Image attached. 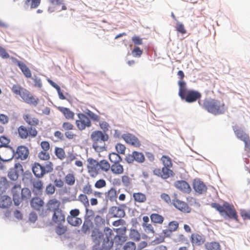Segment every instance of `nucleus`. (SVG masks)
I'll list each match as a JSON object with an SVG mask.
<instances>
[{
    "label": "nucleus",
    "mask_w": 250,
    "mask_h": 250,
    "mask_svg": "<svg viewBox=\"0 0 250 250\" xmlns=\"http://www.w3.org/2000/svg\"><path fill=\"white\" fill-rule=\"evenodd\" d=\"M68 223L73 226H80L82 223V220L80 218L68 216L67 217Z\"/></svg>",
    "instance_id": "nucleus-40"
},
{
    "label": "nucleus",
    "mask_w": 250,
    "mask_h": 250,
    "mask_svg": "<svg viewBox=\"0 0 250 250\" xmlns=\"http://www.w3.org/2000/svg\"><path fill=\"white\" fill-rule=\"evenodd\" d=\"M61 130L64 132L65 137L68 140H75L78 136L75 132L77 129L74 125L69 122H64L62 124Z\"/></svg>",
    "instance_id": "nucleus-11"
},
{
    "label": "nucleus",
    "mask_w": 250,
    "mask_h": 250,
    "mask_svg": "<svg viewBox=\"0 0 250 250\" xmlns=\"http://www.w3.org/2000/svg\"><path fill=\"white\" fill-rule=\"evenodd\" d=\"M87 163V171L92 178L96 177L100 172H107L110 168V165L106 160L98 161L93 158H88Z\"/></svg>",
    "instance_id": "nucleus-3"
},
{
    "label": "nucleus",
    "mask_w": 250,
    "mask_h": 250,
    "mask_svg": "<svg viewBox=\"0 0 250 250\" xmlns=\"http://www.w3.org/2000/svg\"><path fill=\"white\" fill-rule=\"evenodd\" d=\"M48 82L50 83V84L54 88H55L59 95V98L62 100H64L65 99V96L63 95L62 93L61 92V88L57 84L55 83H54L53 81H52L51 80L48 79L47 80Z\"/></svg>",
    "instance_id": "nucleus-44"
},
{
    "label": "nucleus",
    "mask_w": 250,
    "mask_h": 250,
    "mask_svg": "<svg viewBox=\"0 0 250 250\" xmlns=\"http://www.w3.org/2000/svg\"><path fill=\"white\" fill-rule=\"evenodd\" d=\"M232 129L236 137L241 141L248 138L249 134L246 133L243 129L239 125H235L232 126Z\"/></svg>",
    "instance_id": "nucleus-23"
},
{
    "label": "nucleus",
    "mask_w": 250,
    "mask_h": 250,
    "mask_svg": "<svg viewBox=\"0 0 250 250\" xmlns=\"http://www.w3.org/2000/svg\"><path fill=\"white\" fill-rule=\"evenodd\" d=\"M122 182L123 185L125 187H128L130 185L131 179L127 175H123L122 176Z\"/></svg>",
    "instance_id": "nucleus-62"
},
{
    "label": "nucleus",
    "mask_w": 250,
    "mask_h": 250,
    "mask_svg": "<svg viewBox=\"0 0 250 250\" xmlns=\"http://www.w3.org/2000/svg\"><path fill=\"white\" fill-rule=\"evenodd\" d=\"M172 204L177 209L183 212L189 213L191 211V208L188 205L186 202L179 199H173L172 200Z\"/></svg>",
    "instance_id": "nucleus-18"
},
{
    "label": "nucleus",
    "mask_w": 250,
    "mask_h": 250,
    "mask_svg": "<svg viewBox=\"0 0 250 250\" xmlns=\"http://www.w3.org/2000/svg\"><path fill=\"white\" fill-rule=\"evenodd\" d=\"M122 138L126 143L134 147H139L141 145L138 138L132 134H124L122 135Z\"/></svg>",
    "instance_id": "nucleus-16"
},
{
    "label": "nucleus",
    "mask_w": 250,
    "mask_h": 250,
    "mask_svg": "<svg viewBox=\"0 0 250 250\" xmlns=\"http://www.w3.org/2000/svg\"><path fill=\"white\" fill-rule=\"evenodd\" d=\"M170 168L166 167H163L162 169L156 168L153 170V173L163 179H167L173 175V172Z\"/></svg>",
    "instance_id": "nucleus-15"
},
{
    "label": "nucleus",
    "mask_w": 250,
    "mask_h": 250,
    "mask_svg": "<svg viewBox=\"0 0 250 250\" xmlns=\"http://www.w3.org/2000/svg\"><path fill=\"white\" fill-rule=\"evenodd\" d=\"M161 161L163 164V167H171L172 163L171 159L167 156H163L161 158Z\"/></svg>",
    "instance_id": "nucleus-51"
},
{
    "label": "nucleus",
    "mask_w": 250,
    "mask_h": 250,
    "mask_svg": "<svg viewBox=\"0 0 250 250\" xmlns=\"http://www.w3.org/2000/svg\"><path fill=\"white\" fill-rule=\"evenodd\" d=\"M67 228L66 226L58 225L55 228V231L59 235H62L66 233Z\"/></svg>",
    "instance_id": "nucleus-47"
},
{
    "label": "nucleus",
    "mask_w": 250,
    "mask_h": 250,
    "mask_svg": "<svg viewBox=\"0 0 250 250\" xmlns=\"http://www.w3.org/2000/svg\"><path fill=\"white\" fill-rule=\"evenodd\" d=\"M47 210L52 212L51 221L57 225H62L65 221V211L61 202L55 198L50 199L47 202Z\"/></svg>",
    "instance_id": "nucleus-2"
},
{
    "label": "nucleus",
    "mask_w": 250,
    "mask_h": 250,
    "mask_svg": "<svg viewBox=\"0 0 250 250\" xmlns=\"http://www.w3.org/2000/svg\"><path fill=\"white\" fill-rule=\"evenodd\" d=\"M179 228V223L177 221H172L168 224V229H164L162 231L165 237H170L172 233L176 231Z\"/></svg>",
    "instance_id": "nucleus-20"
},
{
    "label": "nucleus",
    "mask_w": 250,
    "mask_h": 250,
    "mask_svg": "<svg viewBox=\"0 0 250 250\" xmlns=\"http://www.w3.org/2000/svg\"><path fill=\"white\" fill-rule=\"evenodd\" d=\"M210 206L216 209L220 215L224 218H229L238 221V216L233 205L228 202H225L222 206H221L218 203H212Z\"/></svg>",
    "instance_id": "nucleus-6"
},
{
    "label": "nucleus",
    "mask_w": 250,
    "mask_h": 250,
    "mask_svg": "<svg viewBox=\"0 0 250 250\" xmlns=\"http://www.w3.org/2000/svg\"><path fill=\"white\" fill-rule=\"evenodd\" d=\"M205 237L202 234L197 233H192L191 235V242L193 245L200 246L205 242Z\"/></svg>",
    "instance_id": "nucleus-25"
},
{
    "label": "nucleus",
    "mask_w": 250,
    "mask_h": 250,
    "mask_svg": "<svg viewBox=\"0 0 250 250\" xmlns=\"http://www.w3.org/2000/svg\"><path fill=\"white\" fill-rule=\"evenodd\" d=\"M175 28L176 31L182 34H184L187 33V30L185 28L184 25L178 21L176 23Z\"/></svg>",
    "instance_id": "nucleus-54"
},
{
    "label": "nucleus",
    "mask_w": 250,
    "mask_h": 250,
    "mask_svg": "<svg viewBox=\"0 0 250 250\" xmlns=\"http://www.w3.org/2000/svg\"><path fill=\"white\" fill-rule=\"evenodd\" d=\"M41 0H24V7L27 9L30 6L31 9L37 8L41 3Z\"/></svg>",
    "instance_id": "nucleus-32"
},
{
    "label": "nucleus",
    "mask_w": 250,
    "mask_h": 250,
    "mask_svg": "<svg viewBox=\"0 0 250 250\" xmlns=\"http://www.w3.org/2000/svg\"><path fill=\"white\" fill-rule=\"evenodd\" d=\"M127 237L125 235H117L114 238V241L116 244L121 245L126 241Z\"/></svg>",
    "instance_id": "nucleus-48"
},
{
    "label": "nucleus",
    "mask_w": 250,
    "mask_h": 250,
    "mask_svg": "<svg viewBox=\"0 0 250 250\" xmlns=\"http://www.w3.org/2000/svg\"><path fill=\"white\" fill-rule=\"evenodd\" d=\"M8 187V182L5 177H2L0 179V196L5 193Z\"/></svg>",
    "instance_id": "nucleus-34"
},
{
    "label": "nucleus",
    "mask_w": 250,
    "mask_h": 250,
    "mask_svg": "<svg viewBox=\"0 0 250 250\" xmlns=\"http://www.w3.org/2000/svg\"><path fill=\"white\" fill-rule=\"evenodd\" d=\"M109 159L113 164L122 161V159L118 153L112 152L109 155Z\"/></svg>",
    "instance_id": "nucleus-43"
},
{
    "label": "nucleus",
    "mask_w": 250,
    "mask_h": 250,
    "mask_svg": "<svg viewBox=\"0 0 250 250\" xmlns=\"http://www.w3.org/2000/svg\"><path fill=\"white\" fill-rule=\"evenodd\" d=\"M23 119L30 126L26 127L22 125L20 126L17 128L18 137L22 140L30 139L36 137L38 135V131L35 128V126L39 125V120L30 114H24Z\"/></svg>",
    "instance_id": "nucleus-1"
},
{
    "label": "nucleus",
    "mask_w": 250,
    "mask_h": 250,
    "mask_svg": "<svg viewBox=\"0 0 250 250\" xmlns=\"http://www.w3.org/2000/svg\"><path fill=\"white\" fill-rule=\"evenodd\" d=\"M107 197L110 201L116 200L117 197V191L115 188H111L107 192Z\"/></svg>",
    "instance_id": "nucleus-46"
},
{
    "label": "nucleus",
    "mask_w": 250,
    "mask_h": 250,
    "mask_svg": "<svg viewBox=\"0 0 250 250\" xmlns=\"http://www.w3.org/2000/svg\"><path fill=\"white\" fill-rule=\"evenodd\" d=\"M115 148L118 154H125L126 147L125 145L118 143L115 146Z\"/></svg>",
    "instance_id": "nucleus-58"
},
{
    "label": "nucleus",
    "mask_w": 250,
    "mask_h": 250,
    "mask_svg": "<svg viewBox=\"0 0 250 250\" xmlns=\"http://www.w3.org/2000/svg\"><path fill=\"white\" fill-rule=\"evenodd\" d=\"M58 110L62 113L66 120L73 121L74 119L75 113L69 108L63 106H59L58 107Z\"/></svg>",
    "instance_id": "nucleus-26"
},
{
    "label": "nucleus",
    "mask_w": 250,
    "mask_h": 250,
    "mask_svg": "<svg viewBox=\"0 0 250 250\" xmlns=\"http://www.w3.org/2000/svg\"><path fill=\"white\" fill-rule=\"evenodd\" d=\"M38 157L42 160H48L50 159V154L47 151L42 150L38 154Z\"/></svg>",
    "instance_id": "nucleus-55"
},
{
    "label": "nucleus",
    "mask_w": 250,
    "mask_h": 250,
    "mask_svg": "<svg viewBox=\"0 0 250 250\" xmlns=\"http://www.w3.org/2000/svg\"><path fill=\"white\" fill-rule=\"evenodd\" d=\"M29 153L28 148L23 146H18L16 150L18 158L21 159V160L26 159L28 157Z\"/></svg>",
    "instance_id": "nucleus-24"
},
{
    "label": "nucleus",
    "mask_w": 250,
    "mask_h": 250,
    "mask_svg": "<svg viewBox=\"0 0 250 250\" xmlns=\"http://www.w3.org/2000/svg\"><path fill=\"white\" fill-rule=\"evenodd\" d=\"M113 235L112 230L109 228H105L104 229V233L99 235V245L101 244L103 249L110 250L114 243Z\"/></svg>",
    "instance_id": "nucleus-9"
},
{
    "label": "nucleus",
    "mask_w": 250,
    "mask_h": 250,
    "mask_svg": "<svg viewBox=\"0 0 250 250\" xmlns=\"http://www.w3.org/2000/svg\"><path fill=\"white\" fill-rule=\"evenodd\" d=\"M12 200L8 195H3L0 198V208H7L12 205Z\"/></svg>",
    "instance_id": "nucleus-29"
},
{
    "label": "nucleus",
    "mask_w": 250,
    "mask_h": 250,
    "mask_svg": "<svg viewBox=\"0 0 250 250\" xmlns=\"http://www.w3.org/2000/svg\"><path fill=\"white\" fill-rule=\"evenodd\" d=\"M82 191L84 194L88 195H92L93 192L92 186L89 183L83 187Z\"/></svg>",
    "instance_id": "nucleus-52"
},
{
    "label": "nucleus",
    "mask_w": 250,
    "mask_h": 250,
    "mask_svg": "<svg viewBox=\"0 0 250 250\" xmlns=\"http://www.w3.org/2000/svg\"><path fill=\"white\" fill-rule=\"evenodd\" d=\"M86 114L89 117L90 120L91 119L93 122H100L101 119L100 116L91 111L88 110L86 112Z\"/></svg>",
    "instance_id": "nucleus-49"
},
{
    "label": "nucleus",
    "mask_w": 250,
    "mask_h": 250,
    "mask_svg": "<svg viewBox=\"0 0 250 250\" xmlns=\"http://www.w3.org/2000/svg\"><path fill=\"white\" fill-rule=\"evenodd\" d=\"M52 6V8L54 9L58 6L62 5L61 10H66L67 9L66 6L64 4V0H48ZM50 7L49 9H51ZM61 11V10H60Z\"/></svg>",
    "instance_id": "nucleus-35"
},
{
    "label": "nucleus",
    "mask_w": 250,
    "mask_h": 250,
    "mask_svg": "<svg viewBox=\"0 0 250 250\" xmlns=\"http://www.w3.org/2000/svg\"><path fill=\"white\" fill-rule=\"evenodd\" d=\"M194 190L199 194H204L206 192L207 188L203 182L199 179H195L193 183Z\"/></svg>",
    "instance_id": "nucleus-19"
},
{
    "label": "nucleus",
    "mask_w": 250,
    "mask_h": 250,
    "mask_svg": "<svg viewBox=\"0 0 250 250\" xmlns=\"http://www.w3.org/2000/svg\"><path fill=\"white\" fill-rule=\"evenodd\" d=\"M142 227L144 229V230L147 233H152L154 234L155 231L154 230L153 227L151 224L148 223H143Z\"/></svg>",
    "instance_id": "nucleus-53"
},
{
    "label": "nucleus",
    "mask_w": 250,
    "mask_h": 250,
    "mask_svg": "<svg viewBox=\"0 0 250 250\" xmlns=\"http://www.w3.org/2000/svg\"><path fill=\"white\" fill-rule=\"evenodd\" d=\"M151 221L154 224H163L164 218L161 215L157 213H152L150 216Z\"/></svg>",
    "instance_id": "nucleus-36"
},
{
    "label": "nucleus",
    "mask_w": 250,
    "mask_h": 250,
    "mask_svg": "<svg viewBox=\"0 0 250 250\" xmlns=\"http://www.w3.org/2000/svg\"><path fill=\"white\" fill-rule=\"evenodd\" d=\"M79 200L81 202L85 207H87L89 205V200L86 196L84 194H81L79 197Z\"/></svg>",
    "instance_id": "nucleus-56"
},
{
    "label": "nucleus",
    "mask_w": 250,
    "mask_h": 250,
    "mask_svg": "<svg viewBox=\"0 0 250 250\" xmlns=\"http://www.w3.org/2000/svg\"><path fill=\"white\" fill-rule=\"evenodd\" d=\"M21 186L20 184H16L12 188L11 192L14 204L18 206L21 204L20 195L21 194Z\"/></svg>",
    "instance_id": "nucleus-17"
},
{
    "label": "nucleus",
    "mask_w": 250,
    "mask_h": 250,
    "mask_svg": "<svg viewBox=\"0 0 250 250\" xmlns=\"http://www.w3.org/2000/svg\"><path fill=\"white\" fill-rule=\"evenodd\" d=\"M205 247L208 250H221L220 244L216 242H207Z\"/></svg>",
    "instance_id": "nucleus-39"
},
{
    "label": "nucleus",
    "mask_w": 250,
    "mask_h": 250,
    "mask_svg": "<svg viewBox=\"0 0 250 250\" xmlns=\"http://www.w3.org/2000/svg\"><path fill=\"white\" fill-rule=\"evenodd\" d=\"M65 182L68 186H73L75 183V177L73 173H68L65 176Z\"/></svg>",
    "instance_id": "nucleus-42"
},
{
    "label": "nucleus",
    "mask_w": 250,
    "mask_h": 250,
    "mask_svg": "<svg viewBox=\"0 0 250 250\" xmlns=\"http://www.w3.org/2000/svg\"><path fill=\"white\" fill-rule=\"evenodd\" d=\"M112 173L115 175H120L124 173V169L123 166L120 162L115 163L110 166V168Z\"/></svg>",
    "instance_id": "nucleus-28"
},
{
    "label": "nucleus",
    "mask_w": 250,
    "mask_h": 250,
    "mask_svg": "<svg viewBox=\"0 0 250 250\" xmlns=\"http://www.w3.org/2000/svg\"><path fill=\"white\" fill-rule=\"evenodd\" d=\"M124 250H135L136 245L134 242H127L124 247Z\"/></svg>",
    "instance_id": "nucleus-63"
},
{
    "label": "nucleus",
    "mask_w": 250,
    "mask_h": 250,
    "mask_svg": "<svg viewBox=\"0 0 250 250\" xmlns=\"http://www.w3.org/2000/svg\"><path fill=\"white\" fill-rule=\"evenodd\" d=\"M17 64L26 78H31L32 74L29 68L23 62L17 61Z\"/></svg>",
    "instance_id": "nucleus-30"
},
{
    "label": "nucleus",
    "mask_w": 250,
    "mask_h": 250,
    "mask_svg": "<svg viewBox=\"0 0 250 250\" xmlns=\"http://www.w3.org/2000/svg\"><path fill=\"white\" fill-rule=\"evenodd\" d=\"M33 193L37 195H41L42 194L43 189V183L39 179L34 180L32 182Z\"/></svg>",
    "instance_id": "nucleus-22"
},
{
    "label": "nucleus",
    "mask_w": 250,
    "mask_h": 250,
    "mask_svg": "<svg viewBox=\"0 0 250 250\" xmlns=\"http://www.w3.org/2000/svg\"><path fill=\"white\" fill-rule=\"evenodd\" d=\"M110 212L114 217L121 218L124 217L125 214L124 210L118 207H112Z\"/></svg>",
    "instance_id": "nucleus-33"
},
{
    "label": "nucleus",
    "mask_w": 250,
    "mask_h": 250,
    "mask_svg": "<svg viewBox=\"0 0 250 250\" xmlns=\"http://www.w3.org/2000/svg\"><path fill=\"white\" fill-rule=\"evenodd\" d=\"M11 90L16 95H19L26 103L36 106L39 102V99L34 97L28 90L23 88L20 85L14 84Z\"/></svg>",
    "instance_id": "nucleus-7"
},
{
    "label": "nucleus",
    "mask_w": 250,
    "mask_h": 250,
    "mask_svg": "<svg viewBox=\"0 0 250 250\" xmlns=\"http://www.w3.org/2000/svg\"><path fill=\"white\" fill-rule=\"evenodd\" d=\"M31 197V192L28 188H24L21 189V194L20 195L21 203L22 201L27 202Z\"/></svg>",
    "instance_id": "nucleus-31"
},
{
    "label": "nucleus",
    "mask_w": 250,
    "mask_h": 250,
    "mask_svg": "<svg viewBox=\"0 0 250 250\" xmlns=\"http://www.w3.org/2000/svg\"><path fill=\"white\" fill-rule=\"evenodd\" d=\"M11 90L16 95H19L26 103L36 106L39 102V99L34 97L28 90L23 88L20 85L14 84Z\"/></svg>",
    "instance_id": "nucleus-8"
},
{
    "label": "nucleus",
    "mask_w": 250,
    "mask_h": 250,
    "mask_svg": "<svg viewBox=\"0 0 250 250\" xmlns=\"http://www.w3.org/2000/svg\"><path fill=\"white\" fill-rule=\"evenodd\" d=\"M31 206L35 209L40 210L44 205L43 201L39 197L32 198L30 202Z\"/></svg>",
    "instance_id": "nucleus-27"
},
{
    "label": "nucleus",
    "mask_w": 250,
    "mask_h": 250,
    "mask_svg": "<svg viewBox=\"0 0 250 250\" xmlns=\"http://www.w3.org/2000/svg\"><path fill=\"white\" fill-rule=\"evenodd\" d=\"M134 161L139 163H143L145 160L144 155L142 152L133 151Z\"/></svg>",
    "instance_id": "nucleus-45"
},
{
    "label": "nucleus",
    "mask_w": 250,
    "mask_h": 250,
    "mask_svg": "<svg viewBox=\"0 0 250 250\" xmlns=\"http://www.w3.org/2000/svg\"><path fill=\"white\" fill-rule=\"evenodd\" d=\"M201 96L202 94L198 91L189 90L186 92L182 97L180 98L182 100H185L187 102L191 103L200 100Z\"/></svg>",
    "instance_id": "nucleus-13"
},
{
    "label": "nucleus",
    "mask_w": 250,
    "mask_h": 250,
    "mask_svg": "<svg viewBox=\"0 0 250 250\" xmlns=\"http://www.w3.org/2000/svg\"><path fill=\"white\" fill-rule=\"evenodd\" d=\"M55 154L58 159L62 161L66 158V154L64 150L62 147H55Z\"/></svg>",
    "instance_id": "nucleus-38"
},
{
    "label": "nucleus",
    "mask_w": 250,
    "mask_h": 250,
    "mask_svg": "<svg viewBox=\"0 0 250 250\" xmlns=\"http://www.w3.org/2000/svg\"><path fill=\"white\" fill-rule=\"evenodd\" d=\"M19 175L15 170L11 169L8 173V177L12 181H16L19 177Z\"/></svg>",
    "instance_id": "nucleus-59"
},
{
    "label": "nucleus",
    "mask_w": 250,
    "mask_h": 250,
    "mask_svg": "<svg viewBox=\"0 0 250 250\" xmlns=\"http://www.w3.org/2000/svg\"><path fill=\"white\" fill-rule=\"evenodd\" d=\"M202 107L208 112L215 115L224 114L226 110V107L223 100L205 99Z\"/></svg>",
    "instance_id": "nucleus-4"
},
{
    "label": "nucleus",
    "mask_w": 250,
    "mask_h": 250,
    "mask_svg": "<svg viewBox=\"0 0 250 250\" xmlns=\"http://www.w3.org/2000/svg\"><path fill=\"white\" fill-rule=\"evenodd\" d=\"M240 215L244 220H250V210H242Z\"/></svg>",
    "instance_id": "nucleus-64"
},
{
    "label": "nucleus",
    "mask_w": 250,
    "mask_h": 250,
    "mask_svg": "<svg viewBox=\"0 0 250 250\" xmlns=\"http://www.w3.org/2000/svg\"><path fill=\"white\" fill-rule=\"evenodd\" d=\"M0 142L1 144L0 145V150L1 151L2 155L5 157V160L11 159L14 156L15 151L12 147L8 146L10 143V139L5 136H2L0 137Z\"/></svg>",
    "instance_id": "nucleus-10"
},
{
    "label": "nucleus",
    "mask_w": 250,
    "mask_h": 250,
    "mask_svg": "<svg viewBox=\"0 0 250 250\" xmlns=\"http://www.w3.org/2000/svg\"><path fill=\"white\" fill-rule=\"evenodd\" d=\"M92 147L97 152H102L105 149V142L109 139L108 135L102 131L95 130L90 135Z\"/></svg>",
    "instance_id": "nucleus-5"
},
{
    "label": "nucleus",
    "mask_w": 250,
    "mask_h": 250,
    "mask_svg": "<svg viewBox=\"0 0 250 250\" xmlns=\"http://www.w3.org/2000/svg\"><path fill=\"white\" fill-rule=\"evenodd\" d=\"M78 119L75 121V124L79 130L83 131L87 127L91 126V122L90 119L85 114L79 113Z\"/></svg>",
    "instance_id": "nucleus-12"
},
{
    "label": "nucleus",
    "mask_w": 250,
    "mask_h": 250,
    "mask_svg": "<svg viewBox=\"0 0 250 250\" xmlns=\"http://www.w3.org/2000/svg\"><path fill=\"white\" fill-rule=\"evenodd\" d=\"M129 237L134 241H139L140 239V234L139 232L134 229H131L129 233Z\"/></svg>",
    "instance_id": "nucleus-50"
},
{
    "label": "nucleus",
    "mask_w": 250,
    "mask_h": 250,
    "mask_svg": "<svg viewBox=\"0 0 250 250\" xmlns=\"http://www.w3.org/2000/svg\"><path fill=\"white\" fill-rule=\"evenodd\" d=\"M178 85L179 86V95L180 97H182L183 95L188 91L186 88V83L183 80H179Z\"/></svg>",
    "instance_id": "nucleus-41"
},
{
    "label": "nucleus",
    "mask_w": 250,
    "mask_h": 250,
    "mask_svg": "<svg viewBox=\"0 0 250 250\" xmlns=\"http://www.w3.org/2000/svg\"><path fill=\"white\" fill-rule=\"evenodd\" d=\"M56 190L55 187L52 184H48L45 188V193L48 195H53Z\"/></svg>",
    "instance_id": "nucleus-57"
},
{
    "label": "nucleus",
    "mask_w": 250,
    "mask_h": 250,
    "mask_svg": "<svg viewBox=\"0 0 250 250\" xmlns=\"http://www.w3.org/2000/svg\"><path fill=\"white\" fill-rule=\"evenodd\" d=\"M100 128L104 131V133L108 131L110 127L109 125L105 121L99 122Z\"/></svg>",
    "instance_id": "nucleus-61"
},
{
    "label": "nucleus",
    "mask_w": 250,
    "mask_h": 250,
    "mask_svg": "<svg viewBox=\"0 0 250 250\" xmlns=\"http://www.w3.org/2000/svg\"><path fill=\"white\" fill-rule=\"evenodd\" d=\"M133 197L136 202L139 203H143L146 201V195L141 192L134 193L133 194Z\"/></svg>",
    "instance_id": "nucleus-37"
},
{
    "label": "nucleus",
    "mask_w": 250,
    "mask_h": 250,
    "mask_svg": "<svg viewBox=\"0 0 250 250\" xmlns=\"http://www.w3.org/2000/svg\"><path fill=\"white\" fill-rule=\"evenodd\" d=\"M32 170L35 176L38 178L42 177L45 173L50 172L52 168L45 170V168L38 163H35L32 167Z\"/></svg>",
    "instance_id": "nucleus-14"
},
{
    "label": "nucleus",
    "mask_w": 250,
    "mask_h": 250,
    "mask_svg": "<svg viewBox=\"0 0 250 250\" xmlns=\"http://www.w3.org/2000/svg\"><path fill=\"white\" fill-rule=\"evenodd\" d=\"M174 186L176 188L184 193H189L191 191V188L189 184L184 180L175 182Z\"/></svg>",
    "instance_id": "nucleus-21"
},
{
    "label": "nucleus",
    "mask_w": 250,
    "mask_h": 250,
    "mask_svg": "<svg viewBox=\"0 0 250 250\" xmlns=\"http://www.w3.org/2000/svg\"><path fill=\"white\" fill-rule=\"evenodd\" d=\"M106 183L105 181L103 179H99L97 181L95 184L94 187L97 188H101L106 186Z\"/></svg>",
    "instance_id": "nucleus-60"
}]
</instances>
